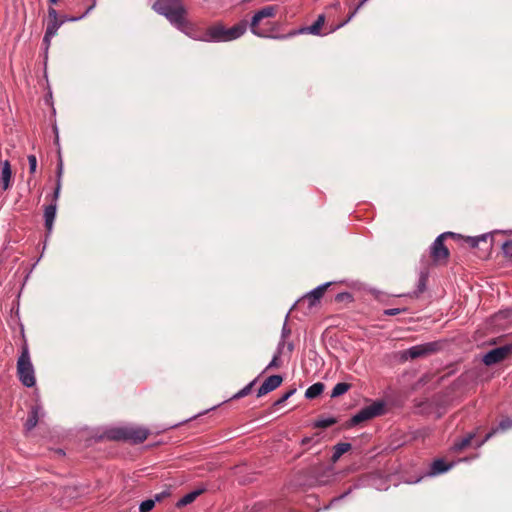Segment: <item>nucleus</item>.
Returning <instances> with one entry per match:
<instances>
[{
	"instance_id": "nucleus-47",
	"label": "nucleus",
	"mask_w": 512,
	"mask_h": 512,
	"mask_svg": "<svg viewBox=\"0 0 512 512\" xmlns=\"http://www.w3.org/2000/svg\"><path fill=\"white\" fill-rule=\"evenodd\" d=\"M55 453L59 456H64L65 455V452L62 450V449H57L55 450Z\"/></svg>"
},
{
	"instance_id": "nucleus-29",
	"label": "nucleus",
	"mask_w": 512,
	"mask_h": 512,
	"mask_svg": "<svg viewBox=\"0 0 512 512\" xmlns=\"http://www.w3.org/2000/svg\"><path fill=\"white\" fill-rule=\"evenodd\" d=\"M95 4L93 3L92 5H90L86 11L80 15V16H68V15H63L61 17H59L60 20H64V23L65 22H75V21H78L82 18H84L93 8H94Z\"/></svg>"
},
{
	"instance_id": "nucleus-18",
	"label": "nucleus",
	"mask_w": 512,
	"mask_h": 512,
	"mask_svg": "<svg viewBox=\"0 0 512 512\" xmlns=\"http://www.w3.org/2000/svg\"><path fill=\"white\" fill-rule=\"evenodd\" d=\"M512 428V419H510L509 417H506L504 419H502L498 426L495 427V428H492L491 431H489L483 440H481L480 442L477 443V447H480L482 446L486 441H488L492 436H494L498 431H505L507 429H510Z\"/></svg>"
},
{
	"instance_id": "nucleus-48",
	"label": "nucleus",
	"mask_w": 512,
	"mask_h": 512,
	"mask_svg": "<svg viewBox=\"0 0 512 512\" xmlns=\"http://www.w3.org/2000/svg\"><path fill=\"white\" fill-rule=\"evenodd\" d=\"M51 5H55L59 0H48Z\"/></svg>"
},
{
	"instance_id": "nucleus-27",
	"label": "nucleus",
	"mask_w": 512,
	"mask_h": 512,
	"mask_svg": "<svg viewBox=\"0 0 512 512\" xmlns=\"http://www.w3.org/2000/svg\"><path fill=\"white\" fill-rule=\"evenodd\" d=\"M256 382H257V378L254 379L253 381H251L249 384H247L244 388H242L236 394H234L229 400H237V399H240V398H243V397L249 395Z\"/></svg>"
},
{
	"instance_id": "nucleus-4",
	"label": "nucleus",
	"mask_w": 512,
	"mask_h": 512,
	"mask_svg": "<svg viewBox=\"0 0 512 512\" xmlns=\"http://www.w3.org/2000/svg\"><path fill=\"white\" fill-rule=\"evenodd\" d=\"M150 431L138 426H120L106 429L103 438L110 441H123L131 444L143 443L149 436Z\"/></svg>"
},
{
	"instance_id": "nucleus-26",
	"label": "nucleus",
	"mask_w": 512,
	"mask_h": 512,
	"mask_svg": "<svg viewBox=\"0 0 512 512\" xmlns=\"http://www.w3.org/2000/svg\"><path fill=\"white\" fill-rule=\"evenodd\" d=\"M350 388H351V384H349V383H345V382L337 383L334 386V388L332 389L331 397L332 398L339 397V396L345 394Z\"/></svg>"
},
{
	"instance_id": "nucleus-42",
	"label": "nucleus",
	"mask_w": 512,
	"mask_h": 512,
	"mask_svg": "<svg viewBox=\"0 0 512 512\" xmlns=\"http://www.w3.org/2000/svg\"><path fill=\"white\" fill-rule=\"evenodd\" d=\"M291 334L290 328L287 327V324L285 323L283 325L282 331H281V339H286Z\"/></svg>"
},
{
	"instance_id": "nucleus-16",
	"label": "nucleus",
	"mask_w": 512,
	"mask_h": 512,
	"mask_svg": "<svg viewBox=\"0 0 512 512\" xmlns=\"http://www.w3.org/2000/svg\"><path fill=\"white\" fill-rule=\"evenodd\" d=\"M182 24H176L175 27L182 31L183 33H185L186 35H188L189 37L195 39V40H199V41H202V33H200L195 25L193 23H191L186 17L182 19L181 21Z\"/></svg>"
},
{
	"instance_id": "nucleus-5",
	"label": "nucleus",
	"mask_w": 512,
	"mask_h": 512,
	"mask_svg": "<svg viewBox=\"0 0 512 512\" xmlns=\"http://www.w3.org/2000/svg\"><path fill=\"white\" fill-rule=\"evenodd\" d=\"M152 8L158 14L165 16L173 26L182 24L181 21L187 14L181 0H156Z\"/></svg>"
},
{
	"instance_id": "nucleus-10",
	"label": "nucleus",
	"mask_w": 512,
	"mask_h": 512,
	"mask_svg": "<svg viewBox=\"0 0 512 512\" xmlns=\"http://www.w3.org/2000/svg\"><path fill=\"white\" fill-rule=\"evenodd\" d=\"M450 257L449 249L441 236H438L430 246V258L435 265H446Z\"/></svg>"
},
{
	"instance_id": "nucleus-50",
	"label": "nucleus",
	"mask_w": 512,
	"mask_h": 512,
	"mask_svg": "<svg viewBox=\"0 0 512 512\" xmlns=\"http://www.w3.org/2000/svg\"><path fill=\"white\" fill-rule=\"evenodd\" d=\"M0 512H2V511H0Z\"/></svg>"
},
{
	"instance_id": "nucleus-1",
	"label": "nucleus",
	"mask_w": 512,
	"mask_h": 512,
	"mask_svg": "<svg viewBox=\"0 0 512 512\" xmlns=\"http://www.w3.org/2000/svg\"><path fill=\"white\" fill-rule=\"evenodd\" d=\"M248 22L241 20L231 28H227L222 22H216L202 32L203 42H229L240 38L247 30Z\"/></svg>"
},
{
	"instance_id": "nucleus-37",
	"label": "nucleus",
	"mask_w": 512,
	"mask_h": 512,
	"mask_svg": "<svg viewBox=\"0 0 512 512\" xmlns=\"http://www.w3.org/2000/svg\"><path fill=\"white\" fill-rule=\"evenodd\" d=\"M350 493V490L344 492L343 494L334 497L330 500L329 504L325 506L324 509H330L335 503L339 502L340 500L344 499L348 494Z\"/></svg>"
},
{
	"instance_id": "nucleus-45",
	"label": "nucleus",
	"mask_w": 512,
	"mask_h": 512,
	"mask_svg": "<svg viewBox=\"0 0 512 512\" xmlns=\"http://www.w3.org/2000/svg\"><path fill=\"white\" fill-rule=\"evenodd\" d=\"M164 496H165V493L156 494L155 498L153 500H155V503L159 502L163 499Z\"/></svg>"
},
{
	"instance_id": "nucleus-2",
	"label": "nucleus",
	"mask_w": 512,
	"mask_h": 512,
	"mask_svg": "<svg viewBox=\"0 0 512 512\" xmlns=\"http://www.w3.org/2000/svg\"><path fill=\"white\" fill-rule=\"evenodd\" d=\"M366 1L367 0H361L357 4V6L349 13V15L347 16V18L345 20H343L342 22H340V23H338L336 25H330L329 26V30L326 33H322V28H323V26L325 24L326 17H325L324 14H319L317 16V19L315 20V22L312 25L304 26V27H301V28H299L297 30H292V31H290L286 35L276 36L275 38L285 39V38H288V37L296 36L298 34H311V35H315V36H323V35H327L329 33H333L336 30H338V29L342 28L343 26H345L355 16V14L364 5V3Z\"/></svg>"
},
{
	"instance_id": "nucleus-12",
	"label": "nucleus",
	"mask_w": 512,
	"mask_h": 512,
	"mask_svg": "<svg viewBox=\"0 0 512 512\" xmlns=\"http://www.w3.org/2000/svg\"><path fill=\"white\" fill-rule=\"evenodd\" d=\"M511 351V346L505 345L494 348L486 353L483 357L485 365L490 366L504 360Z\"/></svg>"
},
{
	"instance_id": "nucleus-34",
	"label": "nucleus",
	"mask_w": 512,
	"mask_h": 512,
	"mask_svg": "<svg viewBox=\"0 0 512 512\" xmlns=\"http://www.w3.org/2000/svg\"><path fill=\"white\" fill-rule=\"evenodd\" d=\"M155 506V500L147 499L143 502H141L139 506L140 512H150Z\"/></svg>"
},
{
	"instance_id": "nucleus-38",
	"label": "nucleus",
	"mask_w": 512,
	"mask_h": 512,
	"mask_svg": "<svg viewBox=\"0 0 512 512\" xmlns=\"http://www.w3.org/2000/svg\"><path fill=\"white\" fill-rule=\"evenodd\" d=\"M407 309L406 308H390V309H385L383 311V314L386 315V316H395V315H398L399 313L401 312H405Z\"/></svg>"
},
{
	"instance_id": "nucleus-13",
	"label": "nucleus",
	"mask_w": 512,
	"mask_h": 512,
	"mask_svg": "<svg viewBox=\"0 0 512 512\" xmlns=\"http://www.w3.org/2000/svg\"><path fill=\"white\" fill-rule=\"evenodd\" d=\"M44 416L43 408L40 404L32 405L28 417L24 423V431L28 433L32 431L38 424L40 417Z\"/></svg>"
},
{
	"instance_id": "nucleus-17",
	"label": "nucleus",
	"mask_w": 512,
	"mask_h": 512,
	"mask_svg": "<svg viewBox=\"0 0 512 512\" xmlns=\"http://www.w3.org/2000/svg\"><path fill=\"white\" fill-rule=\"evenodd\" d=\"M12 179V169L9 160L1 161L0 185L3 191L10 188Z\"/></svg>"
},
{
	"instance_id": "nucleus-49",
	"label": "nucleus",
	"mask_w": 512,
	"mask_h": 512,
	"mask_svg": "<svg viewBox=\"0 0 512 512\" xmlns=\"http://www.w3.org/2000/svg\"><path fill=\"white\" fill-rule=\"evenodd\" d=\"M503 233H504V234H507V233H508V231H503ZM509 233H512V231H509Z\"/></svg>"
},
{
	"instance_id": "nucleus-21",
	"label": "nucleus",
	"mask_w": 512,
	"mask_h": 512,
	"mask_svg": "<svg viewBox=\"0 0 512 512\" xmlns=\"http://www.w3.org/2000/svg\"><path fill=\"white\" fill-rule=\"evenodd\" d=\"M352 448L351 444L350 443H347V442H340V443H337L334 447H333V454L331 456V461L332 463H336L340 457L348 452L350 449Z\"/></svg>"
},
{
	"instance_id": "nucleus-24",
	"label": "nucleus",
	"mask_w": 512,
	"mask_h": 512,
	"mask_svg": "<svg viewBox=\"0 0 512 512\" xmlns=\"http://www.w3.org/2000/svg\"><path fill=\"white\" fill-rule=\"evenodd\" d=\"M452 467V464H448L443 459H436L431 465L432 474H441L448 471Z\"/></svg>"
},
{
	"instance_id": "nucleus-33",
	"label": "nucleus",
	"mask_w": 512,
	"mask_h": 512,
	"mask_svg": "<svg viewBox=\"0 0 512 512\" xmlns=\"http://www.w3.org/2000/svg\"><path fill=\"white\" fill-rule=\"evenodd\" d=\"M502 252L504 257L512 260V240H507L502 244Z\"/></svg>"
},
{
	"instance_id": "nucleus-39",
	"label": "nucleus",
	"mask_w": 512,
	"mask_h": 512,
	"mask_svg": "<svg viewBox=\"0 0 512 512\" xmlns=\"http://www.w3.org/2000/svg\"><path fill=\"white\" fill-rule=\"evenodd\" d=\"M61 187H62L61 183H56L55 189H54L53 194H52V201H51V203L57 204L58 198L60 196Z\"/></svg>"
},
{
	"instance_id": "nucleus-22",
	"label": "nucleus",
	"mask_w": 512,
	"mask_h": 512,
	"mask_svg": "<svg viewBox=\"0 0 512 512\" xmlns=\"http://www.w3.org/2000/svg\"><path fill=\"white\" fill-rule=\"evenodd\" d=\"M203 493V489L194 490L184 495L176 504L178 508L184 507L196 500V498Z\"/></svg>"
},
{
	"instance_id": "nucleus-20",
	"label": "nucleus",
	"mask_w": 512,
	"mask_h": 512,
	"mask_svg": "<svg viewBox=\"0 0 512 512\" xmlns=\"http://www.w3.org/2000/svg\"><path fill=\"white\" fill-rule=\"evenodd\" d=\"M428 277H429V273L427 270H422L420 272L418 283H417V288L413 292V294L410 295L411 297L418 298L422 293H424L426 291Z\"/></svg>"
},
{
	"instance_id": "nucleus-8",
	"label": "nucleus",
	"mask_w": 512,
	"mask_h": 512,
	"mask_svg": "<svg viewBox=\"0 0 512 512\" xmlns=\"http://www.w3.org/2000/svg\"><path fill=\"white\" fill-rule=\"evenodd\" d=\"M64 24V20L59 19L58 12L55 8H48V20L46 31L43 37V45L47 51L50 47L52 38L57 34L58 29Z\"/></svg>"
},
{
	"instance_id": "nucleus-19",
	"label": "nucleus",
	"mask_w": 512,
	"mask_h": 512,
	"mask_svg": "<svg viewBox=\"0 0 512 512\" xmlns=\"http://www.w3.org/2000/svg\"><path fill=\"white\" fill-rule=\"evenodd\" d=\"M57 204L50 203L44 209L45 228L47 233H50L53 228V223L56 217Z\"/></svg>"
},
{
	"instance_id": "nucleus-44",
	"label": "nucleus",
	"mask_w": 512,
	"mask_h": 512,
	"mask_svg": "<svg viewBox=\"0 0 512 512\" xmlns=\"http://www.w3.org/2000/svg\"><path fill=\"white\" fill-rule=\"evenodd\" d=\"M312 440H313V437H304V438L301 440V444H302L303 446L308 445V444H310V443L312 442Z\"/></svg>"
},
{
	"instance_id": "nucleus-3",
	"label": "nucleus",
	"mask_w": 512,
	"mask_h": 512,
	"mask_svg": "<svg viewBox=\"0 0 512 512\" xmlns=\"http://www.w3.org/2000/svg\"><path fill=\"white\" fill-rule=\"evenodd\" d=\"M277 12V5H268L256 11L249 23L250 31L258 37H273L274 28L271 19L276 16Z\"/></svg>"
},
{
	"instance_id": "nucleus-32",
	"label": "nucleus",
	"mask_w": 512,
	"mask_h": 512,
	"mask_svg": "<svg viewBox=\"0 0 512 512\" xmlns=\"http://www.w3.org/2000/svg\"><path fill=\"white\" fill-rule=\"evenodd\" d=\"M280 357H281V355H278L277 353H275L272 360L270 361V363L264 369L263 373H265L268 370L281 367L282 361H281Z\"/></svg>"
},
{
	"instance_id": "nucleus-43",
	"label": "nucleus",
	"mask_w": 512,
	"mask_h": 512,
	"mask_svg": "<svg viewBox=\"0 0 512 512\" xmlns=\"http://www.w3.org/2000/svg\"><path fill=\"white\" fill-rule=\"evenodd\" d=\"M20 333H21L22 346H23L25 343H27V339H26V336H25V331H24L23 325H21Z\"/></svg>"
},
{
	"instance_id": "nucleus-31",
	"label": "nucleus",
	"mask_w": 512,
	"mask_h": 512,
	"mask_svg": "<svg viewBox=\"0 0 512 512\" xmlns=\"http://www.w3.org/2000/svg\"><path fill=\"white\" fill-rule=\"evenodd\" d=\"M296 392V388H291L289 389L286 393H284L278 400H276L274 403H273V407H278L280 405H282L284 402H286L292 395H294V393Z\"/></svg>"
},
{
	"instance_id": "nucleus-6",
	"label": "nucleus",
	"mask_w": 512,
	"mask_h": 512,
	"mask_svg": "<svg viewBox=\"0 0 512 512\" xmlns=\"http://www.w3.org/2000/svg\"><path fill=\"white\" fill-rule=\"evenodd\" d=\"M17 376L25 387L31 388L35 385L34 367L30 359L28 343L21 347V354L17 360Z\"/></svg>"
},
{
	"instance_id": "nucleus-41",
	"label": "nucleus",
	"mask_w": 512,
	"mask_h": 512,
	"mask_svg": "<svg viewBox=\"0 0 512 512\" xmlns=\"http://www.w3.org/2000/svg\"><path fill=\"white\" fill-rule=\"evenodd\" d=\"M285 347H286L285 339H281L280 342L278 343L277 350L275 353H277L278 355H282Z\"/></svg>"
},
{
	"instance_id": "nucleus-7",
	"label": "nucleus",
	"mask_w": 512,
	"mask_h": 512,
	"mask_svg": "<svg viewBox=\"0 0 512 512\" xmlns=\"http://www.w3.org/2000/svg\"><path fill=\"white\" fill-rule=\"evenodd\" d=\"M385 412V403L383 401H374L371 405L363 407L359 412L353 415L346 423L347 428L354 427L362 422L371 420Z\"/></svg>"
},
{
	"instance_id": "nucleus-15",
	"label": "nucleus",
	"mask_w": 512,
	"mask_h": 512,
	"mask_svg": "<svg viewBox=\"0 0 512 512\" xmlns=\"http://www.w3.org/2000/svg\"><path fill=\"white\" fill-rule=\"evenodd\" d=\"M464 240L471 248L478 247V245L482 242L486 244V249L489 251L492 249L494 243V237L492 233H485L476 237L467 236L464 238Z\"/></svg>"
},
{
	"instance_id": "nucleus-35",
	"label": "nucleus",
	"mask_w": 512,
	"mask_h": 512,
	"mask_svg": "<svg viewBox=\"0 0 512 512\" xmlns=\"http://www.w3.org/2000/svg\"><path fill=\"white\" fill-rule=\"evenodd\" d=\"M62 175H63V161L61 155L59 154V159L57 163V171H56V183L62 184Z\"/></svg>"
},
{
	"instance_id": "nucleus-40",
	"label": "nucleus",
	"mask_w": 512,
	"mask_h": 512,
	"mask_svg": "<svg viewBox=\"0 0 512 512\" xmlns=\"http://www.w3.org/2000/svg\"><path fill=\"white\" fill-rule=\"evenodd\" d=\"M439 236L442 237L443 241H445V239L448 237H450V238H460L461 237L460 234H456L454 232H444V233L440 234Z\"/></svg>"
},
{
	"instance_id": "nucleus-14",
	"label": "nucleus",
	"mask_w": 512,
	"mask_h": 512,
	"mask_svg": "<svg viewBox=\"0 0 512 512\" xmlns=\"http://www.w3.org/2000/svg\"><path fill=\"white\" fill-rule=\"evenodd\" d=\"M283 382V377L281 375H271L269 376L263 384L257 390V397H262L275 389H277Z\"/></svg>"
},
{
	"instance_id": "nucleus-11",
	"label": "nucleus",
	"mask_w": 512,
	"mask_h": 512,
	"mask_svg": "<svg viewBox=\"0 0 512 512\" xmlns=\"http://www.w3.org/2000/svg\"><path fill=\"white\" fill-rule=\"evenodd\" d=\"M332 285V282H326L322 285H319L312 291L308 292L305 296L298 300V303H308V309H312L320 303L321 298L323 297L325 291Z\"/></svg>"
},
{
	"instance_id": "nucleus-46",
	"label": "nucleus",
	"mask_w": 512,
	"mask_h": 512,
	"mask_svg": "<svg viewBox=\"0 0 512 512\" xmlns=\"http://www.w3.org/2000/svg\"><path fill=\"white\" fill-rule=\"evenodd\" d=\"M286 347L290 353L294 350V344L292 342L287 343Z\"/></svg>"
},
{
	"instance_id": "nucleus-9",
	"label": "nucleus",
	"mask_w": 512,
	"mask_h": 512,
	"mask_svg": "<svg viewBox=\"0 0 512 512\" xmlns=\"http://www.w3.org/2000/svg\"><path fill=\"white\" fill-rule=\"evenodd\" d=\"M441 348L440 342L433 341V342H427L420 345H415L410 347L409 349L405 350L403 353L404 359H417L421 357H426L428 355H431L437 351H439Z\"/></svg>"
},
{
	"instance_id": "nucleus-30",
	"label": "nucleus",
	"mask_w": 512,
	"mask_h": 512,
	"mask_svg": "<svg viewBox=\"0 0 512 512\" xmlns=\"http://www.w3.org/2000/svg\"><path fill=\"white\" fill-rule=\"evenodd\" d=\"M335 302L337 303H352L354 301V297L351 293L349 292H341V293H338L336 296H335Z\"/></svg>"
},
{
	"instance_id": "nucleus-36",
	"label": "nucleus",
	"mask_w": 512,
	"mask_h": 512,
	"mask_svg": "<svg viewBox=\"0 0 512 512\" xmlns=\"http://www.w3.org/2000/svg\"><path fill=\"white\" fill-rule=\"evenodd\" d=\"M29 163V173L33 175L36 172L37 168V158L35 155L31 154L27 157Z\"/></svg>"
},
{
	"instance_id": "nucleus-25",
	"label": "nucleus",
	"mask_w": 512,
	"mask_h": 512,
	"mask_svg": "<svg viewBox=\"0 0 512 512\" xmlns=\"http://www.w3.org/2000/svg\"><path fill=\"white\" fill-rule=\"evenodd\" d=\"M474 437H475L474 433H469L462 439L456 441L453 445V449L457 452L462 451L463 449H465L466 447H468L471 444Z\"/></svg>"
},
{
	"instance_id": "nucleus-23",
	"label": "nucleus",
	"mask_w": 512,
	"mask_h": 512,
	"mask_svg": "<svg viewBox=\"0 0 512 512\" xmlns=\"http://www.w3.org/2000/svg\"><path fill=\"white\" fill-rule=\"evenodd\" d=\"M325 385L322 382H317L308 387L305 392V397L307 399H314L322 394L324 391Z\"/></svg>"
},
{
	"instance_id": "nucleus-28",
	"label": "nucleus",
	"mask_w": 512,
	"mask_h": 512,
	"mask_svg": "<svg viewBox=\"0 0 512 512\" xmlns=\"http://www.w3.org/2000/svg\"><path fill=\"white\" fill-rule=\"evenodd\" d=\"M336 423H337V419L334 417H329V418H325V419H317L313 423V427L314 428H328Z\"/></svg>"
}]
</instances>
